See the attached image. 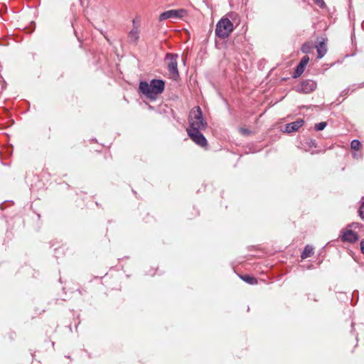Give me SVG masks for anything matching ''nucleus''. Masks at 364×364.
<instances>
[{"instance_id": "nucleus-13", "label": "nucleus", "mask_w": 364, "mask_h": 364, "mask_svg": "<svg viewBox=\"0 0 364 364\" xmlns=\"http://www.w3.org/2000/svg\"><path fill=\"white\" fill-rule=\"evenodd\" d=\"M316 49H317V53H318V56L317 58L321 59L322 58L325 54L326 53V46L324 44V42H320L318 43V46H316Z\"/></svg>"}, {"instance_id": "nucleus-4", "label": "nucleus", "mask_w": 364, "mask_h": 364, "mask_svg": "<svg viewBox=\"0 0 364 364\" xmlns=\"http://www.w3.org/2000/svg\"><path fill=\"white\" fill-rule=\"evenodd\" d=\"M178 55L176 53H167L165 56V62L166 63L167 70L170 77L176 80L179 77V72L178 70L177 60Z\"/></svg>"}, {"instance_id": "nucleus-20", "label": "nucleus", "mask_w": 364, "mask_h": 364, "mask_svg": "<svg viewBox=\"0 0 364 364\" xmlns=\"http://www.w3.org/2000/svg\"><path fill=\"white\" fill-rule=\"evenodd\" d=\"M240 131L244 135H248L251 133V132L246 128H240Z\"/></svg>"}, {"instance_id": "nucleus-1", "label": "nucleus", "mask_w": 364, "mask_h": 364, "mask_svg": "<svg viewBox=\"0 0 364 364\" xmlns=\"http://www.w3.org/2000/svg\"><path fill=\"white\" fill-rule=\"evenodd\" d=\"M139 90L146 97L155 100L158 95L161 94L165 88V82L163 80L153 79L148 83L146 81L139 82Z\"/></svg>"}, {"instance_id": "nucleus-5", "label": "nucleus", "mask_w": 364, "mask_h": 364, "mask_svg": "<svg viewBox=\"0 0 364 364\" xmlns=\"http://www.w3.org/2000/svg\"><path fill=\"white\" fill-rule=\"evenodd\" d=\"M317 87L316 81L310 79L301 81L294 87V90L299 93L309 94L314 92Z\"/></svg>"}, {"instance_id": "nucleus-10", "label": "nucleus", "mask_w": 364, "mask_h": 364, "mask_svg": "<svg viewBox=\"0 0 364 364\" xmlns=\"http://www.w3.org/2000/svg\"><path fill=\"white\" fill-rule=\"evenodd\" d=\"M304 123V119H299L293 122L287 124L285 125L284 132L287 133L296 132L301 127L303 126Z\"/></svg>"}, {"instance_id": "nucleus-8", "label": "nucleus", "mask_w": 364, "mask_h": 364, "mask_svg": "<svg viewBox=\"0 0 364 364\" xmlns=\"http://www.w3.org/2000/svg\"><path fill=\"white\" fill-rule=\"evenodd\" d=\"M309 61V58L308 55H304L297 65L293 75V78L299 77L304 71L306 66L307 65Z\"/></svg>"}, {"instance_id": "nucleus-17", "label": "nucleus", "mask_w": 364, "mask_h": 364, "mask_svg": "<svg viewBox=\"0 0 364 364\" xmlns=\"http://www.w3.org/2000/svg\"><path fill=\"white\" fill-rule=\"evenodd\" d=\"M360 145V141L358 139H353L351 141L350 147L352 149L358 150Z\"/></svg>"}, {"instance_id": "nucleus-2", "label": "nucleus", "mask_w": 364, "mask_h": 364, "mask_svg": "<svg viewBox=\"0 0 364 364\" xmlns=\"http://www.w3.org/2000/svg\"><path fill=\"white\" fill-rule=\"evenodd\" d=\"M188 122L189 127L186 129V132L201 131L207 127V122L199 106L196 107L195 109L191 110L188 116Z\"/></svg>"}, {"instance_id": "nucleus-15", "label": "nucleus", "mask_w": 364, "mask_h": 364, "mask_svg": "<svg viewBox=\"0 0 364 364\" xmlns=\"http://www.w3.org/2000/svg\"><path fill=\"white\" fill-rule=\"evenodd\" d=\"M240 278L245 282L250 284H257V280L255 277L250 276L248 274L240 276Z\"/></svg>"}, {"instance_id": "nucleus-11", "label": "nucleus", "mask_w": 364, "mask_h": 364, "mask_svg": "<svg viewBox=\"0 0 364 364\" xmlns=\"http://www.w3.org/2000/svg\"><path fill=\"white\" fill-rule=\"evenodd\" d=\"M364 87V82H362V83H360L358 85H355V84H353L352 85H350L349 87H348L347 88H346L345 90H343L340 95L342 96V97H346L348 96L350 93H352L355 90L358 89V88H362Z\"/></svg>"}, {"instance_id": "nucleus-9", "label": "nucleus", "mask_w": 364, "mask_h": 364, "mask_svg": "<svg viewBox=\"0 0 364 364\" xmlns=\"http://www.w3.org/2000/svg\"><path fill=\"white\" fill-rule=\"evenodd\" d=\"M358 240V235L352 230H347L342 231L341 240L343 242H348L353 243Z\"/></svg>"}, {"instance_id": "nucleus-6", "label": "nucleus", "mask_w": 364, "mask_h": 364, "mask_svg": "<svg viewBox=\"0 0 364 364\" xmlns=\"http://www.w3.org/2000/svg\"><path fill=\"white\" fill-rule=\"evenodd\" d=\"M186 10L181 9H173V10H168L166 11H164L161 13L159 17V21H163L164 20L172 18V19H180L183 17V16L186 14Z\"/></svg>"}, {"instance_id": "nucleus-16", "label": "nucleus", "mask_w": 364, "mask_h": 364, "mask_svg": "<svg viewBox=\"0 0 364 364\" xmlns=\"http://www.w3.org/2000/svg\"><path fill=\"white\" fill-rule=\"evenodd\" d=\"M313 49H314V46H313L312 43H304L301 48V50L304 53H310L312 52Z\"/></svg>"}, {"instance_id": "nucleus-14", "label": "nucleus", "mask_w": 364, "mask_h": 364, "mask_svg": "<svg viewBox=\"0 0 364 364\" xmlns=\"http://www.w3.org/2000/svg\"><path fill=\"white\" fill-rule=\"evenodd\" d=\"M314 253V247L309 245L305 246L303 252H301V257L302 259H306L311 257Z\"/></svg>"}, {"instance_id": "nucleus-12", "label": "nucleus", "mask_w": 364, "mask_h": 364, "mask_svg": "<svg viewBox=\"0 0 364 364\" xmlns=\"http://www.w3.org/2000/svg\"><path fill=\"white\" fill-rule=\"evenodd\" d=\"M139 30L136 26L129 32L128 33V39L130 43H136L139 40Z\"/></svg>"}, {"instance_id": "nucleus-21", "label": "nucleus", "mask_w": 364, "mask_h": 364, "mask_svg": "<svg viewBox=\"0 0 364 364\" xmlns=\"http://www.w3.org/2000/svg\"><path fill=\"white\" fill-rule=\"evenodd\" d=\"M309 145L310 146H311V147H312V146H314V147H316V140H315V139H310V140H309Z\"/></svg>"}, {"instance_id": "nucleus-19", "label": "nucleus", "mask_w": 364, "mask_h": 364, "mask_svg": "<svg viewBox=\"0 0 364 364\" xmlns=\"http://www.w3.org/2000/svg\"><path fill=\"white\" fill-rule=\"evenodd\" d=\"M359 216L364 220V197L362 198V203L358 210Z\"/></svg>"}, {"instance_id": "nucleus-23", "label": "nucleus", "mask_w": 364, "mask_h": 364, "mask_svg": "<svg viewBox=\"0 0 364 364\" xmlns=\"http://www.w3.org/2000/svg\"><path fill=\"white\" fill-rule=\"evenodd\" d=\"M317 3H321V5L324 4V2L323 0H316Z\"/></svg>"}, {"instance_id": "nucleus-22", "label": "nucleus", "mask_w": 364, "mask_h": 364, "mask_svg": "<svg viewBox=\"0 0 364 364\" xmlns=\"http://www.w3.org/2000/svg\"><path fill=\"white\" fill-rule=\"evenodd\" d=\"M360 250L363 254H364V240L360 242Z\"/></svg>"}, {"instance_id": "nucleus-3", "label": "nucleus", "mask_w": 364, "mask_h": 364, "mask_svg": "<svg viewBox=\"0 0 364 364\" xmlns=\"http://www.w3.org/2000/svg\"><path fill=\"white\" fill-rule=\"evenodd\" d=\"M233 28V23L229 18H222L216 24L215 33L219 38L225 39L230 36Z\"/></svg>"}, {"instance_id": "nucleus-7", "label": "nucleus", "mask_w": 364, "mask_h": 364, "mask_svg": "<svg viewBox=\"0 0 364 364\" xmlns=\"http://www.w3.org/2000/svg\"><path fill=\"white\" fill-rule=\"evenodd\" d=\"M187 133L190 139L196 144L202 147L207 146V140L200 131H188Z\"/></svg>"}, {"instance_id": "nucleus-18", "label": "nucleus", "mask_w": 364, "mask_h": 364, "mask_svg": "<svg viewBox=\"0 0 364 364\" xmlns=\"http://www.w3.org/2000/svg\"><path fill=\"white\" fill-rule=\"evenodd\" d=\"M327 123L326 122H321L315 124V129L316 131H322L326 127Z\"/></svg>"}]
</instances>
